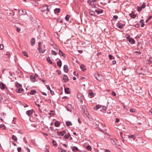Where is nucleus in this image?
Masks as SVG:
<instances>
[{"label": "nucleus", "mask_w": 152, "mask_h": 152, "mask_svg": "<svg viewBox=\"0 0 152 152\" xmlns=\"http://www.w3.org/2000/svg\"><path fill=\"white\" fill-rule=\"evenodd\" d=\"M120 134L121 136V137L122 138H123V137H122V134H123L122 132H120Z\"/></svg>", "instance_id": "69168bd1"}, {"label": "nucleus", "mask_w": 152, "mask_h": 152, "mask_svg": "<svg viewBox=\"0 0 152 152\" xmlns=\"http://www.w3.org/2000/svg\"><path fill=\"white\" fill-rule=\"evenodd\" d=\"M108 56L109 57V58L110 60H112V59H115V58L114 57H113V56L111 55H108Z\"/></svg>", "instance_id": "c9c22d12"}, {"label": "nucleus", "mask_w": 152, "mask_h": 152, "mask_svg": "<svg viewBox=\"0 0 152 152\" xmlns=\"http://www.w3.org/2000/svg\"><path fill=\"white\" fill-rule=\"evenodd\" d=\"M105 152H110V151L109 150L106 149L105 150Z\"/></svg>", "instance_id": "0e129e2a"}, {"label": "nucleus", "mask_w": 152, "mask_h": 152, "mask_svg": "<svg viewBox=\"0 0 152 152\" xmlns=\"http://www.w3.org/2000/svg\"><path fill=\"white\" fill-rule=\"evenodd\" d=\"M63 79L64 80V82L66 83L69 80V78L68 76L66 75H64Z\"/></svg>", "instance_id": "0eeeda50"}, {"label": "nucleus", "mask_w": 152, "mask_h": 152, "mask_svg": "<svg viewBox=\"0 0 152 152\" xmlns=\"http://www.w3.org/2000/svg\"><path fill=\"white\" fill-rule=\"evenodd\" d=\"M19 13L21 15H25L26 13V10H19Z\"/></svg>", "instance_id": "6e6552de"}, {"label": "nucleus", "mask_w": 152, "mask_h": 152, "mask_svg": "<svg viewBox=\"0 0 152 152\" xmlns=\"http://www.w3.org/2000/svg\"><path fill=\"white\" fill-rule=\"evenodd\" d=\"M142 9L141 7H140L137 8V10L138 11H140L142 10Z\"/></svg>", "instance_id": "3c124183"}, {"label": "nucleus", "mask_w": 152, "mask_h": 152, "mask_svg": "<svg viewBox=\"0 0 152 152\" xmlns=\"http://www.w3.org/2000/svg\"><path fill=\"white\" fill-rule=\"evenodd\" d=\"M30 79L31 80V81L34 82L35 81V77L33 75H31L30 77Z\"/></svg>", "instance_id": "5701e85b"}, {"label": "nucleus", "mask_w": 152, "mask_h": 152, "mask_svg": "<svg viewBox=\"0 0 152 152\" xmlns=\"http://www.w3.org/2000/svg\"><path fill=\"white\" fill-rule=\"evenodd\" d=\"M147 69V68H146V66L143 67V68H141V69L142 70H143V72L140 73L142 75H146L148 73Z\"/></svg>", "instance_id": "20e7f679"}, {"label": "nucleus", "mask_w": 152, "mask_h": 152, "mask_svg": "<svg viewBox=\"0 0 152 152\" xmlns=\"http://www.w3.org/2000/svg\"><path fill=\"white\" fill-rule=\"evenodd\" d=\"M65 92L66 93L68 94L70 92V90L69 88H65Z\"/></svg>", "instance_id": "412c9836"}, {"label": "nucleus", "mask_w": 152, "mask_h": 152, "mask_svg": "<svg viewBox=\"0 0 152 152\" xmlns=\"http://www.w3.org/2000/svg\"><path fill=\"white\" fill-rule=\"evenodd\" d=\"M112 94L113 96H115L116 95V93L113 91L112 92Z\"/></svg>", "instance_id": "4d7b16f0"}, {"label": "nucleus", "mask_w": 152, "mask_h": 152, "mask_svg": "<svg viewBox=\"0 0 152 152\" xmlns=\"http://www.w3.org/2000/svg\"><path fill=\"white\" fill-rule=\"evenodd\" d=\"M124 25L120 23H118L116 24V26L119 28H121L124 26Z\"/></svg>", "instance_id": "1a4fd4ad"}, {"label": "nucleus", "mask_w": 152, "mask_h": 152, "mask_svg": "<svg viewBox=\"0 0 152 152\" xmlns=\"http://www.w3.org/2000/svg\"><path fill=\"white\" fill-rule=\"evenodd\" d=\"M66 125L67 126H72V123L69 121H67L66 122Z\"/></svg>", "instance_id": "b1692460"}, {"label": "nucleus", "mask_w": 152, "mask_h": 152, "mask_svg": "<svg viewBox=\"0 0 152 152\" xmlns=\"http://www.w3.org/2000/svg\"><path fill=\"white\" fill-rule=\"evenodd\" d=\"M134 53H138L139 55H140L141 54V52H138L137 51H135Z\"/></svg>", "instance_id": "09e8293b"}, {"label": "nucleus", "mask_w": 152, "mask_h": 152, "mask_svg": "<svg viewBox=\"0 0 152 152\" xmlns=\"http://www.w3.org/2000/svg\"><path fill=\"white\" fill-rule=\"evenodd\" d=\"M78 122H79V123L80 124V123H81V121H80V119L79 118H78Z\"/></svg>", "instance_id": "338daca9"}, {"label": "nucleus", "mask_w": 152, "mask_h": 152, "mask_svg": "<svg viewBox=\"0 0 152 152\" xmlns=\"http://www.w3.org/2000/svg\"><path fill=\"white\" fill-rule=\"evenodd\" d=\"M36 91L35 90H32L31 91L30 94L31 95H34L36 93Z\"/></svg>", "instance_id": "58836bf2"}, {"label": "nucleus", "mask_w": 152, "mask_h": 152, "mask_svg": "<svg viewBox=\"0 0 152 152\" xmlns=\"http://www.w3.org/2000/svg\"><path fill=\"white\" fill-rule=\"evenodd\" d=\"M59 136H63L66 133L65 131H63L61 132H57Z\"/></svg>", "instance_id": "423d86ee"}, {"label": "nucleus", "mask_w": 152, "mask_h": 152, "mask_svg": "<svg viewBox=\"0 0 152 152\" xmlns=\"http://www.w3.org/2000/svg\"><path fill=\"white\" fill-rule=\"evenodd\" d=\"M95 77L96 79L99 81H101L103 79L102 76L99 74L96 75Z\"/></svg>", "instance_id": "7ed1b4c3"}, {"label": "nucleus", "mask_w": 152, "mask_h": 152, "mask_svg": "<svg viewBox=\"0 0 152 152\" xmlns=\"http://www.w3.org/2000/svg\"><path fill=\"white\" fill-rule=\"evenodd\" d=\"M90 14L91 15H94L95 14L94 12L93 11H91L89 12Z\"/></svg>", "instance_id": "a19ab883"}, {"label": "nucleus", "mask_w": 152, "mask_h": 152, "mask_svg": "<svg viewBox=\"0 0 152 152\" xmlns=\"http://www.w3.org/2000/svg\"><path fill=\"white\" fill-rule=\"evenodd\" d=\"M112 63L113 64H115L116 63V61H112Z\"/></svg>", "instance_id": "680f3d73"}, {"label": "nucleus", "mask_w": 152, "mask_h": 152, "mask_svg": "<svg viewBox=\"0 0 152 152\" xmlns=\"http://www.w3.org/2000/svg\"><path fill=\"white\" fill-rule=\"evenodd\" d=\"M34 103L37 106L39 107H40V105L39 104H37L36 102H34Z\"/></svg>", "instance_id": "5fc2aeb1"}, {"label": "nucleus", "mask_w": 152, "mask_h": 152, "mask_svg": "<svg viewBox=\"0 0 152 152\" xmlns=\"http://www.w3.org/2000/svg\"><path fill=\"white\" fill-rule=\"evenodd\" d=\"M52 143L54 146H56L57 145L56 142L54 140L52 141Z\"/></svg>", "instance_id": "37998d69"}, {"label": "nucleus", "mask_w": 152, "mask_h": 152, "mask_svg": "<svg viewBox=\"0 0 152 152\" xmlns=\"http://www.w3.org/2000/svg\"><path fill=\"white\" fill-rule=\"evenodd\" d=\"M31 43L32 46H33L35 44V39L34 38L31 39Z\"/></svg>", "instance_id": "4468645a"}, {"label": "nucleus", "mask_w": 152, "mask_h": 152, "mask_svg": "<svg viewBox=\"0 0 152 152\" xmlns=\"http://www.w3.org/2000/svg\"><path fill=\"white\" fill-rule=\"evenodd\" d=\"M57 65L58 66L60 67H61V64H62V62L61 60L60 61H58L57 62Z\"/></svg>", "instance_id": "72a5a7b5"}, {"label": "nucleus", "mask_w": 152, "mask_h": 152, "mask_svg": "<svg viewBox=\"0 0 152 152\" xmlns=\"http://www.w3.org/2000/svg\"><path fill=\"white\" fill-rule=\"evenodd\" d=\"M47 60L50 64H52L53 63L52 61L50 59V58L49 57L47 58Z\"/></svg>", "instance_id": "c756f323"}, {"label": "nucleus", "mask_w": 152, "mask_h": 152, "mask_svg": "<svg viewBox=\"0 0 152 152\" xmlns=\"http://www.w3.org/2000/svg\"><path fill=\"white\" fill-rule=\"evenodd\" d=\"M50 91V94L52 95H54V93L53 91H52V90H51Z\"/></svg>", "instance_id": "8fccbe9b"}, {"label": "nucleus", "mask_w": 152, "mask_h": 152, "mask_svg": "<svg viewBox=\"0 0 152 152\" xmlns=\"http://www.w3.org/2000/svg\"><path fill=\"white\" fill-rule=\"evenodd\" d=\"M21 150V148L20 147H19L17 148V150L18 152H20Z\"/></svg>", "instance_id": "de8ad7c7"}, {"label": "nucleus", "mask_w": 152, "mask_h": 152, "mask_svg": "<svg viewBox=\"0 0 152 152\" xmlns=\"http://www.w3.org/2000/svg\"><path fill=\"white\" fill-rule=\"evenodd\" d=\"M130 17L133 18H135L136 17V15L134 14L133 12H132L131 13L129 14Z\"/></svg>", "instance_id": "6ab92c4d"}, {"label": "nucleus", "mask_w": 152, "mask_h": 152, "mask_svg": "<svg viewBox=\"0 0 152 152\" xmlns=\"http://www.w3.org/2000/svg\"><path fill=\"white\" fill-rule=\"evenodd\" d=\"M23 54L24 56H28V54L27 53L26 51H23Z\"/></svg>", "instance_id": "79ce46f5"}, {"label": "nucleus", "mask_w": 152, "mask_h": 152, "mask_svg": "<svg viewBox=\"0 0 152 152\" xmlns=\"http://www.w3.org/2000/svg\"><path fill=\"white\" fill-rule=\"evenodd\" d=\"M88 2L91 5H93V3L92 4V3H93L91 0H88Z\"/></svg>", "instance_id": "49530a36"}, {"label": "nucleus", "mask_w": 152, "mask_h": 152, "mask_svg": "<svg viewBox=\"0 0 152 152\" xmlns=\"http://www.w3.org/2000/svg\"><path fill=\"white\" fill-rule=\"evenodd\" d=\"M119 118H116V119H115V122L116 123H118V122L119 121Z\"/></svg>", "instance_id": "6e6d98bb"}, {"label": "nucleus", "mask_w": 152, "mask_h": 152, "mask_svg": "<svg viewBox=\"0 0 152 152\" xmlns=\"http://www.w3.org/2000/svg\"><path fill=\"white\" fill-rule=\"evenodd\" d=\"M140 22L141 24V26L143 27L144 26V21L143 20H141L140 21Z\"/></svg>", "instance_id": "2f4dec72"}, {"label": "nucleus", "mask_w": 152, "mask_h": 152, "mask_svg": "<svg viewBox=\"0 0 152 152\" xmlns=\"http://www.w3.org/2000/svg\"><path fill=\"white\" fill-rule=\"evenodd\" d=\"M102 106L98 104L95 107H94V110H96L99 109V108H101Z\"/></svg>", "instance_id": "dca6fc26"}, {"label": "nucleus", "mask_w": 152, "mask_h": 152, "mask_svg": "<svg viewBox=\"0 0 152 152\" xmlns=\"http://www.w3.org/2000/svg\"><path fill=\"white\" fill-rule=\"evenodd\" d=\"M61 56H63L64 57H65V54H64L60 50H59V54L60 55H61Z\"/></svg>", "instance_id": "c85d7f7f"}, {"label": "nucleus", "mask_w": 152, "mask_h": 152, "mask_svg": "<svg viewBox=\"0 0 152 152\" xmlns=\"http://www.w3.org/2000/svg\"><path fill=\"white\" fill-rule=\"evenodd\" d=\"M26 149L28 152H30V150L28 148H27Z\"/></svg>", "instance_id": "774afa93"}, {"label": "nucleus", "mask_w": 152, "mask_h": 152, "mask_svg": "<svg viewBox=\"0 0 152 152\" xmlns=\"http://www.w3.org/2000/svg\"><path fill=\"white\" fill-rule=\"evenodd\" d=\"M130 111L132 113H133L134 112H135V110L134 109H130Z\"/></svg>", "instance_id": "864d4df0"}, {"label": "nucleus", "mask_w": 152, "mask_h": 152, "mask_svg": "<svg viewBox=\"0 0 152 152\" xmlns=\"http://www.w3.org/2000/svg\"><path fill=\"white\" fill-rule=\"evenodd\" d=\"M41 93H42V94L43 95H45L46 96L47 95V94L44 92H41Z\"/></svg>", "instance_id": "bf43d9fd"}, {"label": "nucleus", "mask_w": 152, "mask_h": 152, "mask_svg": "<svg viewBox=\"0 0 152 152\" xmlns=\"http://www.w3.org/2000/svg\"><path fill=\"white\" fill-rule=\"evenodd\" d=\"M72 150L73 152H76V151H78L79 149L76 146H73L72 148Z\"/></svg>", "instance_id": "9b49d317"}, {"label": "nucleus", "mask_w": 152, "mask_h": 152, "mask_svg": "<svg viewBox=\"0 0 152 152\" xmlns=\"http://www.w3.org/2000/svg\"><path fill=\"white\" fill-rule=\"evenodd\" d=\"M128 137L129 138H132L133 140H135L136 138L134 135H128Z\"/></svg>", "instance_id": "4be33fe9"}, {"label": "nucleus", "mask_w": 152, "mask_h": 152, "mask_svg": "<svg viewBox=\"0 0 152 152\" xmlns=\"http://www.w3.org/2000/svg\"><path fill=\"white\" fill-rule=\"evenodd\" d=\"M45 45H43L42 43L41 42L39 43V48L38 50H39V52L40 53H44L46 50Z\"/></svg>", "instance_id": "f03ea898"}, {"label": "nucleus", "mask_w": 152, "mask_h": 152, "mask_svg": "<svg viewBox=\"0 0 152 152\" xmlns=\"http://www.w3.org/2000/svg\"><path fill=\"white\" fill-rule=\"evenodd\" d=\"M21 87L17 88L16 89V91L18 93H20L23 89L21 88Z\"/></svg>", "instance_id": "2eb2a0df"}, {"label": "nucleus", "mask_w": 152, "mask_h": 152, "mask_svg": "<svg viewBox=\"0 0 152 152\" xmlns=\"http://www.w3.org/2000/svg\"><path fill=\"white\" fill-rule=\"evenodd\" d=\"M145 3H143V4H142L141 6V7L142 8H142H144L145 7Z\"/></svg>", "instance_id": "c03bdc74"}, {"label": "nucleus", "mask_w": 152, "mask_h": 152, "mask_svg": "<svg viewBox=\"0 0 152 152\" xmlns=\"http://www.w3.org/2000/svg\"><path fill=\"white\" fill-rule=\"evenodd\" d=\"M12 139L15 141H16L17 140V137L14 135H12Z\"/></svg>", "instance_id": "473e14b6"}, {"label": "nucleus", "mask_w": 152, "mask_h": 152, "mask_svg": "<svg viewBox=\"0 0 152 152\" xmlns=\"http://www.w3.org/2000/svg\"><path fill=\"white\" fill-rule=\"evenodd\" d=\"M51 52H52V55H53L55 56L56 55H57L56 53L54 50H52Z\"/></svg>", "instance_id": "ea45409f"}, {"label": "nucleus", "mask_w": 152, "mask_h": 152, "mask_svg": "<svg viewBox=\"0 0 152 152\" xmlns=\"http://www.w3.org/2000/svg\"><path fill=\"white\" fill-rule=\"evenodd\" d=\"M46 87H47V89L48 90H49L50 91L51 90V89H50V86L49 85H47L46 86Z\"/></svg>", "instance_id": "603ef678"}, {"label": "nucleus", "mask_w": 152, "mask_h": 152, "mask_svg": "<svg viewBox=\"0 0 152 152\" xmlns=\"http://www.w3.org/2000/svg\"><path fill=\"white\" fill-rule=\"evenodd\" d=\"M94 96V93L93 92H89L88 93V96L90 98H92Z\"/></svg>", "instance_id": "f3484780"}, {"label": "nucleus", "mask_w": 152, "mask_h": 152, "mask_svg": "<svg viewBox=\"0 0 152 152\" xmlns=\"http://www.w3.org/2000/svg\"><path fill=\"white\" fill-rule=\"evenodd\" d=\"M60 124V123L58 121H56L55 123L54 124L56 127H57L59 126Z\"/></svg>", "instance_id": "aec40b11"}, {"label": "nucleus", "mask_w": 152, "mask_h": 152, "mask_svg": "<svg viewBox=\"0 0 152 152\" xmlns=\"http://www.w3.org/2000/svg\"><path fill=\"white\" fill-rule=\"evenodd\" d=\"M17 30L18 32H19L20 31V28H17Z\"/></svg>", "instance_id": "052dcab7"}, {"label": "nucleus", "mask_w": 152, "mask_h": 152, "mask_svg": "<svg viewBox=\"0 0 152 152\" xmlns=\"http://www.w3.org/2000/svg\"><path fill=\"white\" fill-rule=\"evenodd\" d=\"M51 8V6L50 5H47L41 7L40 9L41 11L42 14L44 16H45L49 12Z\"/></svg>", "instance_id": "f257e3e1"}, {"label": "nucleus", "mask_w": 152, "mask_h": 152, "mask_svg": "<svg viewBox=\"0 0 152 152\" xmlns=\"http://www.w3.org/2000/svg\"><path fill=\"white\" fill-rule=\"evenodd\" d=\"M95 11L98 14H101L103 12V11L102 10H95Z\"/></svg>", "instance_id": "cd10ccee"}, {"label": "nucleus", "mask_w": 152, "mask_h": 152, "mask_svg": "<svg viewBox=\"0 0 152 152\" xmlns=\"http://www.w3.org/2000/svg\"><path fill=\"white\" fill-rule=\"evenodd\" d=\"M80 69L82 70L83 71L86 70L85 66L83 65H82L80 66Z\"/></svg>", "instance_id": "bb28decb"}, {"label": "nucleus", "mask_w": 152, "mask_h": 152, "mask_svg": "<svg viewBox=\"0 0 152 152\" xmlns=\"http://www.w3.org/2000/svg\"><path fill=\"white\" fill-rule=\"evenodd\" d=\"M118 18V17L117 15H114L113 16V20L115 21Z\"/></svg>", "instance_id": "4c0bfd02"}, {"label": "nucleus", "mask_w": 152, "mask_h": 152, "mask_svg": "<svg viewBox=\"0 0 152 152\" xmlns=\"http://www.w3.org/2000/svg\"><path fill=\"white\" fill-rule=\"evenodd\" d=\"M127 36H128V37L126 36V37L127 39L129 40V38H130V36L129 35H128Z\"/></svg>", "instance_id": "e2e57ef3"}, {"label": "nucleus", "mask_w": 152, "mask_h": 152, "mask_svg": "<svg viewBox=\"0 0 152 152\" xmlns=\"http://www.w3.org/2000/svg\"><path fill=\"white\" fill-rule=\"evenodd\" d=\"M69 18L70 15H67L65 17V19L66 21H68L69 20Z\"/></svg>", "instance_id": "f704fd0d"}, {"label": "nucleus", "mask_w": 152, "mask_h": 152, "mask_svg": "<svg viewBox=\"0 0 152 152\" xmlns=\"http://www.w3.org/2000/svg\"><path fill=\"white\" fill-rule=\"evenodd\" d=\"M64 70L65 72H67L68 71V68L67 65H64Z\"/></svg>", "instance_id": "f8f14e48"}, {"label": "nucleus", "mask_w": 152, "mask_h": 152, "mask_svg": "<svg viewBox=\"0 0 152 152\" xmlns=\"http://www.w3.org/2000/svg\"><path fill=\"white\" fill-rule=\"evenodd\" d=\"M70 136V134L69 133H68L67 134L65 135L64 137L65 139H67L69 138V137Z\"/></svg>", "instance_id": "a878e982"}, {"label": "nucleus", "mask_w": 152, "mask_h": 152, "mask_svg": "<svg viewBox=\"0 0 152 152\" xmlns=\"http://www.w3.org/2000/svg\"><path fill=\"white\" fill-rule=\"evenodd\" d=\"M58 150L59 152H67L66 150L63 149L62 148H59Z\"/></svg>", "instance_id": "393cba45"}, {"label": "nucleus", "mask_w": 152, "mask_h": 152, "mask_svg": "<svg viewBox=\"0 0 152 152\" xmlns=\"http://www.w3.org/2000/svg\"><path fill=\"white\" fill-rule=\"evenodd\" d=\"M16 86L17 88H19L20 87H22L21 85L20 84V83H18L17 82H16Z\"/></svg>", "instance_id": "7c9ffc66"}, {"label": "nucleus", "mask_w": 152, "mask_h": 152, "mask_svg": "<svg viewBox=\"0 0 152 152\" xmlns=\"http://www.w3.org/2000/svg\"><path fill=\"white\" fill-rule=\"evenodd\" d=\"M58 21L59 23H61L63 22L62 20H61V19H58Z\"/></svg>", "instance_id": "13d9d810"}, {"label": "nucleus", "mask_w": 152, "mask_h": 152, "mask_svg": "<svg viewBox=\"0 0 152 152\" xmlns=\"http://www.w3.org/2000/svg\"><path fill=\"white\" fill-rule=\"evenodd\" d=\"M5 85L4 83L0 82V88L1 89L3 90L5 88Z\"/></svg>", "instance_id": "ddd939ff"}, {"label": "nucleus", "mask_w": 152, "mask_h": 152, "mask_svg": "<svg viewBox=\"0 0 152 152\" xmlns=\"http://www.w3.org/2000/svg\"><path fill=\"white\" fill-rule=\"evenodd\" d=\"M86 148L88 150L90 151L91 150V147L90 145H88L87 146Z\"/></svg>", "instance_id": "e433bc0d"}, {"label": "nucleus", "mask_w": 152, "mask_h": 152, "mask_svg": "<svg viewBox=\"0 0 152 152\" xmlns=\"http://www.w3.org/2000/svg\"><path fill=\"white\" fill-rule=\"evenodd\" d=\"M4 45L2 44H1L0 45V49L1 50H2L4 48Z\"/></svg>", "instance_id": "a18cd8bd"}, {"label": "nucleus", "mask_w": 152, "mask_h": 152, "mask_svg": "<svg viewBox=\"0 0 152 152\" xmlns=\"http://www.w3.org/2000/svg\"><path fill=\"white\" fill-rule=\"evenodd\" d=\"M60 9L59 8H56L54 10V12L55 14L58 13L60 12Z\"/></svg>", "instance_id": "a211bd4d"}, {"label": "nucleus", "mask_w": 152, "mask_h": 152, "mask_svg": "<svg viewBox=\"0 0 152 152\" xmlns=\"http://www.w3.org/2000/svg\"><path fill=\"white\" fill-rule=\"evenodd\" d=\"M34 110H28L26 112V114L29 116H31L33 114Z\"/></svg>", "instance_id": "39448f33"}, {"label": "nucleus", "mask_w": 152, "mask_h": 152, "mask_svg": "<svg viewBox=\"0 0 152 152\" xmlns=\"http://www.w3.org/2000/svg\"><path fill=\"white\" fill-rule=\"evenodd\" d=\"M129 41L131 44H134L135 43V40L132 38H129Z\"/></svg>", "instance_id": "9d476101"}]
</instances>
